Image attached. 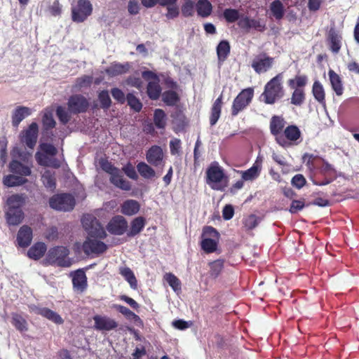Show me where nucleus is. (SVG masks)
Masks as SVG:
<instances>
[{
    "label": "nucleus",
    "instance_id": "6ab92c4d",
    "mask_svg": "<svg viewBox=\"0 0 359 359\" xmlns=\"http://www.w3.org/2000/svg\"><path fill=\"white\" fill-rule=\"evenodd\" d=\"M31 309L36 314L41 315L56 324L60 325L63 323V319L61 316L48 308L32 306Z\"/></svg>",
    "mask_w": 359,
    "mask_h": 359
},
{
    "label": "nucleus",
    "instance_id": "8fccbe9b",
    "mask_svg": "<svg viewBox=\"0 0 359 359\" xmlns=\"http://www.w3.org/2000/svg\"><path fill=\"white\" fill-rule=\"evenodd\" d=\"M196 5L191 0H185L182 6V13L184 17H191L194 15Z\"/></svg>",
    "mask_w": 359,
    "mask_h": 359
},
{
    "label": "nucleus",
    "instance_id": "c9c22d12",
    "mask_svg": "<svg viewBox=\"0 0 359 359\" xmlns=\"http://www.w3.org/2000/svg\"><path fill=\"white\" fill-rule=\"evenodd\" d=\"M120 274L125 278V280L129 283L130 286L133 289H136L137 287V281L133 271L126 266L121 267L119 269Z\"/></svg>",
    "mask_w": 359,
    "mask_h": 359
},
{
    "label": "nucleus",
    "instance_id": "423d86ee",
    "mask_svg": "<svg viewBox=\"0 0 359 359\" xmlns=\"http://www.w3.org/2000/svg\"><path fill=\"white\" fill-rule=\"evenodd\" d=\"M82 225L92 238H104L106 233L97 219L92 215H85L81 219Z\"/></svg>",
    "mask_w": 359,
    "mask_h": 359
},
{
    "label": "nucleus",
    "instance_id": "473e14b6",
    "mask_svg": "<svg viewBox=\"0 0 359 359\" xmlns=\"http://www.w3.org/2000/svg\"><path fill=\"white\" fill-rule=\"evenodd\" d=\"M46 251V245L43 243H37L34 245L27 252V255L33 259H40Z\"/></svg>",
    "mask_w": 359,
    "mask_h": 359
},
{
    "label": "nucleus",
    "instance_id": "774afa93",
    "mask_svg": "<svg viewBox=\"0 0 359 359\" xmlns=\"http://www.w3.org/2000/svg\"><path fill=\"white\" fill-rule=\"evenodd\" d=\"M168 12L165 15L166 18L168 19H173L177 18L179 15V9L176 4L168 5L167 6Z\"/></svg>",
    "mask_w": 359,
    "mask_h": 359
},
{
    "label": "nucleus",
    "instance_id": "bf43d9fd",
    "mask_svg": "<svg viewBox=\"0 0 359 359\" xmlns=\"http://www.w3.org/2000/svg\"><path fill=\"white\" fill-rule=\"evenodd\" d=\"M42 121L43 126L46 129L53 128L55 125V121L53 118V114L49 111L44 113Z\"/></svg>",
    "mask_w": 359,
    "mask_h": 359
},
{
    "label": "nucleus",
    "instance_id": "79ce46f5",
    "mask_svg": "<svg viewBox=\"0 0 359 359\" xmlns=\"http://www.w3.org/2000/svg\"><path fill=\"white\" fill-rule=\"evenodd\" d=\"M315 99L320 103H325V90L323 85L318 81H315L312 89Z\"/></svg>",
    "mask_w": 359,
    "mask_h": 359
},
{
    "label": "nucleus",
    "instance_id": "c03bdc74",
    "mask_svg": "<svg viewBox=\"0 0 359 359\" xmlns=\"http://www.w3.org/2000/svg\"><path fill=\"white\" fill-rule=\"evenodd\" d=\"M12 324L20 332L27 330V323L26 320L21 316L17 313H13L12 315Z\"/></svg>",
    "mask_w": 359,
    "mask_h": 359
},
{
    "label": "nucleus",
    "instance_id": "1a4fd4ad",
    "mask_svg": "<svg viewBox=\"0 0 359 359\" xmlns=\"http://www.w3.org/2000/svg\"><path fill=\"white\" fill-rule=\"evenodd\" d=\"M254 90L248 88L243 90L234 99L232 104L231 114L236 116L243 110L251 102L253 97Z\"/></svg>",
    "mask_w": 359,
    "mask_h": 359
},
{
    "label": "nucleus",
    "instance_id": "5701e85b",
    "mask_svg": "<svg viewBox=\"0 0 359 359\" xmlns=\"http://www.w3.org/2000/svg\"><path fill=\"white\" fill-rule=\"evenodd\" d=\"M28 182L27 178L11 173L3 177V184L6 187H15L22 186Z\"/></svg>",
    "mask_w": 359,
    "mask_h": 359
},
{
    "label": "nucleus",
    "instance_id": "412c9836",
    "mask_svg": "<svg viewBox=\"0 0 359 359\" xmlns=\"http://www.w3.org/2000/svg\"><path fill=\"white\" fill-rule=\"evenodd\" d=\"M72 283L74 290L82 292L87 287V278L82 270H77L72 274Z\"/></svg>",
    "mask_w": 359,
    "mask_h": 359
},
{
    "label": "nucleus",
    "instance_id": "f03ea898",
    "mask_svg": "<svg viewBox=\"0 0 359 359\" xmlns=\"http://www.w3.org/2000/svg\"><path fill=\"white\" fill-rule=\"evenodd\" d=\"M283 74L280 73L265 85L264 90L261 95V98L266 104H274L277 100L283 97Z\"/></svg>",
    "mask_w": 359,
    "mask_h": 359
},
{
    "label": "nucleus",
    "instance_id": "4c0bfd02",
    "mask_svg": "<svg viewBox=\"0 0 359 359\" xmlns=\"http://www.w3.org/2000/svg\"><path fill=\"white\" fill-rule=\"evenodd\" d=\"M145 224L144 219L142 217H136L131 222V227L128 233V236H134L138 234L144 228Z\"/></svg>",
    "mask_w": 359,
    "mask_h": 359
},
{
    "label": "nucleus",
    "instance_id": "864d4df0",
    "mask_svg": "<svg viewBox=\"0 0 359 359\" xmlns=\"http://www.w3.org/2000/svg\"><path fill=\"white\" fill-rule=\"evenodd\" d=\"M163 100L168 105H175L178 101L177 94L172 90H168L163 94Z\"/></svg>",
    "mask_w": 359,
    "mask_h": 359
},
{
    "label": "nucleus",
    "instance_id": "c85d7f7f",
    "mask_svg": "<svg viewBox=\"0 0 359 359\" xmlns=\"http://www.w3.org/2000/svg\"><path fill=\"white\" fill-rule=\"evenodd\" d=\"M285 126V119L280 116H273L270 122V130L271 133L277 136L280 135L283 128Z\"/></svg>",
    "mask_w": 359,
    "mask_h": 359
},
{
    "label": "nucleus",
    "instance_id": "2f4dec72",
    "mask_svg": "<svg viewBox=\"0 0 359 359\" xmlns=\"http://www.w3.org/2000/svg\"><path fill=\"white\" fill-rule=\"evenodd\" d=\"M261 166L255 163L253 165L245 171H239L241 174L242 180L245 181H252L257 178L260 174Z\"/></svg>",
    "mask_w": 359,
    "mask_h": 359
},
{
    "label": "nucleus",
    "instance_id": "6e6d98bb",
    "mask_svg": "<svg viewBox=\"0 0 359 359\" xmlns=\"http://www.w3.org/2000/svg\"><path fill=\"white\" fill-rule=\"evenodd\" d=\"M127 101L129 106L136 111H139L142 109V103L140 100L132 93L127 95Z\"/></svg>",
    "mask_w": 359,
    "mask_h": 359
},
{
    "label": "nucleus",
    "instance_id": "c756f323",
    "mask_svg": "<svg viewBox=\"0 0 359 359\" xmlns=\"http://www.w3.org/2000/svg\"><path fill=\"white\" fill-rule=\"evenodd\" d=\"M328 41L331 50L334 53H339L341 45V36L334 29H330L328 35Z\"/></svg>",
    "mask_w": 359,
    "mask_h": 359
},
{
    "label": "nucleus",
    "instance_id": "aec40b11",
    "mask_svg": "<svg viewBox=\"0 0 359 359\" xmlns=\"http://www.w3.org/2000/svg\"><path fill=\"white\" fill-rule=\"evenodd\" d=\"M32 240V230L26 225L22 226L17 235V241L20 247L28 246Z\"/></svg>",
    "mask_w": 359,
    "mask_h": 359
},
{
    "label": "nucleus",
    "instance_id": "cd10ccee",
    "mask_svg": "<svg viewBox=\"0 0 359 359\" xmlns=\"http://www.w3.org/2000/svg\"><path fill=\"white\" fill-rule=\"evenodd\" d=\"M196 9L198 16L207 18L212 11V6L208 0H198L196 4Z\"/></svg>",
    "mask_w": 359,
    "mask_h": 359
},
{
    "label": "nucleus",
    "instance_id": "dca6fc26",
    "mask_svg": "<svg viewBox=\"0 0 359 359\" xmlns=\"http://www.w3.org/2000/svg\"><path fill=\"white\" fill-rule=\"evenodd\" d=\"M83 250L86 255L100 254L107 250V245L102 241L88 238L83 244Z\"/></svg>",
    "mask_w": 359,
    "mask_h": 359
},
{
    "label": "nucleus",
    "instance_id": "6e6552de",
    "mask_svg": "<svg viewBox=\"0 0 359 359\" xmlns=\"http://www.w3.org/2000/svg\"><path fill=\"white\" fill-rule=\"evenodd\" d=\"M50 206L56 210L69 211L75 205L74 198L67 194L55 195L49 201Z\"/></svg>",
    "mask_w": 359,
    "mask_h": 359
},
{
    "label": "nucleus",
    "instance_id": "5fc2aeb1",
    "mask_svg": "<svg viewBox=\"0 0 359 359\" xmlns=\"http://www.w3.org/2000/svg\"><path fill=\"white\" fill-rule=\"evenodd\" d=\"M92 81V76L84 75L76 79L74 88L78 90L84 87H88L91 84Z\"/></svg>",
    "mask_w": 359,
    "mask_h": 359
},
{
    "label": "nucleus",
    "instance_id": "9b49d317",
    "mask_svg": "<svg viewBox=\"0 0 359 359\" xmlns=\"http://www.w3.org/2000/svg\"><path fill=\"white\" fill-rule=\"evenodd\" d=\"M274 63V58L266 53H259L255 55L251 63V66L257 74H262L271 69Z\"/></svg>",
    "mask_w": 359,
    "mask_h": 359
},
{
    "label": "nucleus",
    "instance_id": "a878e982",
    "mask_svg": "<svg viewBox=\"0 0 359 359\" xmlns=\"http://www.w3.org/2000/svg\"><path fill=\"white\" fill-rule=\"evenodd\" d=\"M140 210L139 203L133 199L126 200L121 205V213L125 215L131 216L138 212Z\"/></svg>",
    "mask_w": 359,
    "mask_h": 359
},
{
    "label": "nucleus",
    "instance_id": "603ef678",
    "mask_svg": "<svg viewBox=\"0 0 359 359\" xmlns=\"http://www.w3.org/2000/svg\"><path fill=\"white\" fill-rule=\"evenodd\" d=\"M307 83V77L306 76H297L294 79L288 81V85L291 88H300L304 86Z\"/></svg>",
    "mask_w": 359,
    "mask_h": 359
},
{
    "label": "nucleus",
    "instance_id": "72a5a7b5",
    "mask_svg": "<svg viewBox=\"0 0 359 359\" xmlns=\"http://www.w3.org/2000/svg\"><path fill=\"white\" fill-rule=\"evenodd\" d=\"M26 196L24 194H13L7 199L8 210L20 209L25 204Z\"/></svg>",
    "mask_w": 359,
    "mask_h": 359
},
{
    "label": "nucleus",
    "instance_id": "4d7b16f0",
    "mask_svg": "<svg viewBox=\"0 0 359 359\" xmlns=\"http://www.w3.org/2000/svg\"><path fill=\"white\" fill-rule=\"evenodd\" d=\"M62 6L59 0H55L48 8V13L55 17L60 16L62 13Z\"/></svg>",
    "mask_w": 359,
    "mask_h": 359
},
{
    "label": "nucleus",
    "instance_id": "393cba45",
    "mask_svg": "<svg viewBox=\"0 0 359 359\" xmlns=\"http://www.w3.org/2000/svg\"><path fill=\"white\" fill-rule=\"evenodd\" d=\"M35 158L37 163L43 166H49L53 168H58L60 167V163L53 158V156H50L44 153L38 151L35 154Z\"/></svg>",
    "mask_w": 359,
    "mask_h": 359
},
{
    "label": "nucleus",
    "instance_id": "9d476101",
    "mask_svg": "<svg viewBox=\"0 0 359 359\" xmlns=\"http://www.w3.org/2000/svg\"><path fill=\"white\" fill-rule=\"evenodd\" d=\"M142 76L148 81L147 94L149 97L152 100L158 99L161 93L158 76L151 71H144Z\"/></svg>",
    "mask_w": 359,
    "mask_h": 359
},
{
    "label": "nucleus",
    "instance_id": "f8f14e48",
    "mask_svg": "<svg viewBox=\"0 0 359 359\" xmlns=\"http://www.w3.org/2000/svg\"><path fill=\"white\" fill-rule=\"evenodd\" d=\"M285 138L279 135L276 137L278 144L282 147H287L290 144L289 142L295 143L301 137V131L299 128L294 125H291L284 130Z\"/></svg>",
    "mask_w": 359,
    "mask_h": 359
},
{
    "label": "nucleus",
    "instance_id": "4468645a",
    "mask_svg": "<svg viewBox=\"0 0 359 359\" xmlns=\"http://www.w3.org/2000/svg\"><path fill=\"white\" fill-rule=\"evenodd\" d=\"M128 228V222L121 215L114 217L107 226V231L114 235L123 234Z\"/></svg>",
    "mask_w": 359,
    "mask_h": 359
},
{
    "label": "nucleus",
    "instance_id": "ea45409f",
    "mask_svg": "<svg viewBox=\"0 0 359 359\" xmlns=\"http://www.w3.org/2000/svg\"><path fill=\"white\" fill-rule=\"evenodd\" d=\"M230 53V45L226 41H222L217 47V57L219 61L226 60Z\"/></svg>",
    "mask_w": 359,
    "mask_h": 359
},
{
    "label": "nucleus",
    "instance_id": "58836bf2",
    "mask_svg": "<svg viewBox=\"0 0 359 359\" xmlns=\"http://www.w3.org/2000/svg\"><path fill=\"white\" fill-rule=\"evenodd\" d=\"M137 169L140 175L145 179H151L155 177L156 172L154 170L144 162L139 163L137 165Z\"/></svg>",
    "mask_w": 359,
    "mask_h": 359
},
{
    "label": "nucleus",
    "instance_id": "e2e57ef3",
    "mask_svg": "<svg viewBox=\"0 0 359 359\" xmlns=\"http://www.w3.org/2000/svg\"><path fill=\"white\" fill-rule=\"evenodd\" d=\"M57 116L60 121L63 123H67L69 120V114L68 111L62 107H58L56 110Z\"/></svg>",
    "mask_w": 359,
    "mask_h": 359
},
{
    "label": "nucleus",
    "instance_id": "ddd939ff",
    "mask_svg": "<svg viewBox=\"0 0 359 359\" xmlns=\"http://www.w3.org/2000/svg\"><path fill=\"white\" fill-rule=\"evenodd\" d=\"M39 127L36 123H32L27 129L20 134V141L27 147L33 149L36 145L38 137Z\"/></svg>",
    "mask_w": 359,
    "mask_h": 359
},
{
    "label": "nucleus",
    "instance_id": "09e8293b",
    "mask_svg": "<svg viewBox=\"0 0 359 359\" xmlns=\"http://www.w3.org/2000/svg\"><path fill=\"white\" fill-rule=\"evenodd\" d=\"M223 15L225 20L229 23L234 22L239 20L241 16L238 11L233 8L225 9L224 11Z\"/></svg>",
    "mask_w": 359,
    "mask_h": 359
},
{
    "label": "nucleus",
    "instance_id": "4be33fe9",
    "mask_svg": "<svg viewBox=\"0 0 359 359\" xmlns=\"http://www.w3.org/2000/svg\"><path fill=\"white\" fill-rule=\"evenodd\" d=\"M32 109L27 107L19 106L16 107L12 114V123L17 127L20 123L32 114Z\"/></svg>",
    "mask_w": 359,
    "mask_h": 359
},
{
    "label": "nucleus",
    "instance_id": "69168bd1",
    "mask_svg": "<svg viewBox=\"0 0 359 359\" xmlns=\"http://www.w3.org/2000/svg\"><path fill=\"white\" fill-rule=\"evenodd\" d=\"M123 170L124 171L126 175L130 179L136 180L137 178V175L135 171V169L131 163H128L125 166H123Z\"/></svg>",
    "mask_w": 359,
    "mask_h": 359
},
{
    "label": "nucleus",
    "instance_id": "a18cd8bd",
    "mask_svg": "<svg viewBox=\"0 0 359 359\" xmlns=\"http://www.w3.org/2000/svg\"><path fill=\"white\" fill-rule=\"evenodd\" d=\"M154 121L156 126L158 128L163 129L166 125L165 114L162 109H157L154 111Z\"/></svg>",
    "mask_w": 359,
    "mask_h": 359
},
{
    "label": "nucleus",
    "instance_id": "39448f33",
    "mask_svg": "<svg viewBox=\"0 0 359 359\" xmlns=\"http://www.w3.org/2000/svg\"><path fill=\"white\" fill-rule=\"evenodd\" d=\"M206 182L215 190H222L224 187L222 182L224 179V173L223 169L217 163H213L208 168L206 171Z\"/></svg>",
    "mask_w": 359,
    "mask_h": 359
},
{
    "label": "nucleus",
    "instance_id": "7c9ffc66",
    "mask_svg": "<svg viewBox=\"0 0 359 359\" xmlns=\"http://www.w3.org/2000/svg\"><path fill=\"white\" fill-rule=\"evenodd\" d=\"M24 214L21 209H11L6 212L7 222L10 225H18L23 219Z\"/></svg>",
    "mask_w": 359,
    "mask_h": 359
},
{
    "label": "nucleus",
    "instance_id": "7ed1b4c3",
    "mask_svg": "<svg viewBox=\"0 0 359 359\" xmlns=\"http://www.w3.org/2000/svg\"><path fill=\"white\" fill-rule=\"evenodd\" d=\"M69 254V251L66 247H55L48 250L46 261L50 264L69 267L72 264V259L68 257Z\"/></svg>",
    "mask_w": 359,
    "mask_h": 359
},
{
    "label": "nucleus",
    "instance_id": "f3484780",
    "mask_svg": "<svg viewBox=\"0 0 359 359\" xmlns=\"http://www.w3.org/2000/svg\"><path fill=\"white\" fill-rule=\"evenodd\" d=\"M93 320L95 329L100 331H110L118 325L114 320L107 316L97 315L93 317Z\"/></svg>",
    "mask_w": 359,
    "mask_h": 359
},
{
    "label": "nucleus",
    "instance_id": "bb28decb",
    "mask_svg": "<svg viewBox=\"0 0 359 359\" xmlns=\"http://www.w3.org/2000/svg\"><path fill=\"white\" fill-rule=\"evenodd\" d=\"M328 75L333 90L337 95H341L344 92V87L340 76L332 69L329 70Z\"/></svg>",
    "mask_w": 359,
    "mask_h": 359
},
{
    "label": "nucleus",
    "instance_id": "a211bd4d",
    "mask_svg": "<svg viewBox=\"0 0 359 359\" xmlns=\"http://www.w3.org/2000/svg\"><path fill=\"white\" fill-rule=\"evenodd\" d=\"M147 161L154 166L163 165V152L162 149L158 146L151 147L147 152Z\"/></svg>",
    "mask_w": 359,
    "mask_h": 359
},
{
    "label": "nucleus",
    "instance_id": "0e129e2a",
    "mask_svg": "<svg viewBox=\"0 0 359 359\" xmlns=\"http://www.w3.org/2000/svg\"><path fill=\"white\" fill-rule=\"evenodd\" d=\"M291 183L294 187L299 189L304 186L306 179L302 175L297 174L292 177Z\"/></svg>",
    "mask_w": 359,
    "mask_h": 359
},
{
    "label": "nucleus",
    "instance_id": "680f3d73",
    "mask_svg": "<svg viewBox=\"0 0 359 359\" xmlns=\"http://www.w3.org/2000/svg\"><path fill=\"white\" fill-rule=\"evenodd\" d=\"M40 149L43 151L42 153L48 154L50 156H54L57 153L56 148L50 144H48V143L41 144Z\"/></svg>",
    "mask_w": 359,
    "mask_h": 359
},
{
    "label": "nucleus",
    "instance_id": "2eb2a0df",
    "mask_svg": "<svg viewBox=\"0 0 359 359\" xmlns=\"http://www.w3.org/2000/svg\"><path fill=\"white\" fill-rule=\"evenodd\" d=\"M88 106L87 100L81 95H73L68 101V109L72 113H80L86 110Z\"/></svg>",
    "mask_w": 359,
    "mask_h": 359
},
{
    "label": "nucleus",
    "instance_id": "20e7f679",
    "mask_svg": "<svg viewBox=\"0 0 359 359\" xmlns=\"http://www.w3.org/2000/svg\"><path fill=\"white\" fill-rule=\"evenodd\" d=\"M201 238V246L203 251L212 253L217 250L219 234L215 228L210 226H205Z\"/></svg>",
    "mask_w": 359,
    "mask_h": 359
},
{
    "label": "nucleus",
    "instance_id": "338daca9",
    "mask_svg": "<svg viewBox=\"0 0 359 359\" xmlns=\"http://www.w3.org/2000/svg\"><path fill=\"white\" fill-rule=\"evenodd\" d=\"M181 148V141L179 139L175 138L170 142V153L172 155H176L180 153Z\"/></svg>",
    "mask_w": 359,
    "mask_h": 359
},
{
    "label": "nucleus",
    "instance_id": "0eeeda50",
    "mask_svg": "<svg viewBox=\"0 0 359 359\" xmlns=\"http://www.w3.org/2000/svg\"><path fill=\"white\" fill-rule=\"evenodd\" d=\"M93 6L89 0H78L72 8V18L74 22H82L91 15Z\"/></svg>",
    "mask_w": 359,
    "mask_h": 359
},
{
    "label": "nucleus",
    "instance_id": "f257e3e1",
    "mask_svg": "<svg viewBox=\"0 0 359 359\" xmlns=\"http://www.w3.org/2000/svg\"><path fill=\"white\" fill-rule=\"evenodd\" d=\"M12 156L13 159L8 165L10 172L24 177L25 178L30 176L32 168L31 154H22L18 148H15L12 151Z\"/></svg>",
    "mask_w": 359,
    "mask_h": 359
},
{
    "label": "nucleus",
    "instance_id": "de8ad7c7",
    "mask_svg": "<svg viewBox=\"0 0 359 359\" xmlns=\"http://www.w3.org/2000/svg\"><path fill=\"white\" fill-rule=\"evenodd\" d=\"M294 89V90L291 97V103L296 106H300L305 100L304 92L301 88Z\"/></svg>",
    "mask_w": 359,
    "mask_h": 359
},
{
    "label": "nucleus",
    "instance_id": "37998d69",
    "mask_svg": "<svg viewBox=\"0 0 359 359\" xmlns=\"http://www.w3.org/2000/svg\"><path fill=\"white\" fill-rule=\"evenodd\" d=\"M42 182L46 187L53 189L55 187V178L54 172L49 170H46L42 175Z\"/></svg>",
    "mask_w": 359,
    "mask_h": 359
},
{
    "label": "nucleus",
    "instance_id": "b1692460",
    "mask_svg": "<svg viewBox=\"0 0 359 359\" xmlns=\"http://www.w3.org/2000/svg\"><path fill=\"white\" fill-rule=\"evenodd\" d=\"M110 182L116 187L125 191H128L131 188L130 182L123 179L121 171L118 168L111 175Z\"/></svg>",
    "mask_w": 359,
    "mask_h": 359
},
{
    "label": "nucleus",
    "instance_id": "052dcab7",
    "mask_svg": "<svg viewBox=\"0 0 359 359\" xmlns=\"http://www.w3.org/2000/svg\"><path fill=\"white\" fill-rule=\"evenodd\" d=\"M99 100L104 108H108L111 104V99L108 91L103 90L99 94Z\"/></svg>",
    "mask_w": 359,
    "mask_h": 359
},
{
    "label": "nucleus",
    "instance_id": "f704fd0d",
    "mask_svg": "<svg viewBox=\"0 0 359 359\" xmlns=\"http://www.w3.org/2000/svg\"><path fill=\"white\" fill-rule=\"evenodd\" d=\"M222 95H221L214 102L212 110L211 116L210 118V123L211 126H214L218 121L222 109Z\"/></svg>",
    "mask_w": 359,
    "mask_h": 359
},
{
    "label": "nucleus",
    "instance_id": "3c124183",
    "mask_svg": "<svg viewBox=\"0 0 359 359\" xmlns=\"http://www.w3.org/2000/svg\"><path fill=\"white\" fill-rule=\"evenodd\" d=\"M271 11L276 19H280L283 16V6L280 1H274L271 4Z\"/></svg>",
    "mask_w": 359,
    "mask_h": 359
},
{
    "label": "nucleus",
    "instance_id": "13d9d810",
    "mask_svg": "<svg viewBox=\"0 0 359 359\" xmlns=\"http://www.w3.org/2000/svg\"><path fill=\"white\" fill-rule=\"evenodd\" d=\"M260 219L255 215H250L244 219V225L248 229H252L256 227L259 223Z\"/></svg>",
    "mask_w": 359,
    "mask_h": 359
},
{
    "label": "nucleus",
    "instance_id": "a19ab883",
    "mask_svg": "<svg viewBox=\"0 0 359 359\" xmlns=\"http://www.w3.org/2000/svg\"><path fill=\"white\" fill-rule=\"evenodd\" d=\"M210 276L212 278H216L222 272L224 268V261L222 259H217L209 263Z\"/></svg>",
    "mask_w": 359,
    "mask_h": 359
},
{
    "label": "nucleus",
    "instance_id": "49530a36",
    "mask_svg": "<svg viewBox=\"0 0 359 359\" xmlns=\"http://www.w3.org/2000/svg\"><path fill=\"white\" fill-rule=\"evenodd\" d=\"M164 279L175 292H178L181 290L180 281L174 274L167 273L164 275Z\"/></svg>",
    "mask_w": 359,
    "mask_h": 359
},
{
    "label": "nucleus",
    "instance_id": "e433bc0d",
    "mask_svg": "<svg viewBox=\"0 0 359 359\" xmlns=\"http://www.w3.org/2000/svg\"><path fill=\"white\" fill-rule=\"evenodd\" d=\"M129 67L130 65L128 63H114L112 64L108 69H107L106 71L109 76H116L126 73L128 71Z\"/></svg>",
    "mask_w": 359,
    "mask_h": 359
}]
</instances>
